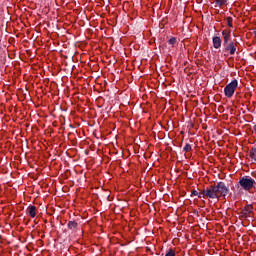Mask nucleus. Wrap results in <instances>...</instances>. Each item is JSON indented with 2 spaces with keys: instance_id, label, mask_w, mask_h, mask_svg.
I'll return each mask as SVG.
<instances>
[{
  "instance_id": "1",
  "label": "nucleus",
  "mask_w": 256,
  "mask_h": 256,
  "mask_svg": "<svg viewBox=\"0 0 256 256\" xmlns=\"http://www.w3.org/2000/svg\"><path fill=\"white\" fill-rule=\"evenodd\" d=\"M238 185L243 191H251L256 189V181L251 176H243L239 179Z\"/></svg>"
},
{
  "instance_id": "2",
  "label": "nucleus",
  "mask_w": 256,
  "mask_h": 256,
  "mask_svg": "<svg viewBox=\"0 0 256 256\" xmlns=\"http://www.w3.org/2000/svg\"><path fill=\"white\" fill-rule=\"evenodd\" d=\"M202 197L204 199H217V201H219V195L217 194V184L204 188L202 190Z\"/></svg>"
},
{
  "instance_id": "3",
  "label": "nucleus",
  "mask_w": 256,
  "mask_h": 256,
  "mask_svg": "<svg viewBox=\"0 0 256 256\" xmlns=\"http://www.w3.org/2000/svg\"><path fill=\"white\" fill-rule=\"evenodd\" d=\"M238 44L239 42H233V40L223 42L222 53L224 55H235V53L237 52Z\"/></svg>"
},
{
  "instance_id": "4",
  "label": "nucleus",
  "mask_w": 256,
  "mask_h": 256,
  "mask_svg": "<svg viewBox=\"0 0 256 256\" xmlns=\"http://www.w3.org/2000/svg\"><path fill=\"white\" fill-rule=\"evenodd\" d=\"M239 86V82L237 79H234L231 83L227 84L224 88V95L228 97V99H231L233 95H235V90Z\"/></svg>"
},
{
  "instance_id": "5",
  "label": "nucleus",
  "mask_w": 256,
  "mask_h": 256,
  "mask_svg": "<svg viewBox=\"0 0 256 256\" xmlns=\"http://www.w3.org/2000/svg\"><path fill=\"white\" fill-rule=\"evenodd\" d=\"M216 191L218 194V199H221V197L225 199V197L229 195V186H227L225 182H218L216 184Z\"/></svg>"
},
{
  "instance_id": "6",
  "label": "nucleus",
  "mask_w": 256,
  "mask_h": 256,
  "mask_svg": "<svg viewBox=\"0 0 256 256\" xmlns=\"http://www.w3.org/2000/svg\"><path fill=\"white\" fill-rule=\"evenodd\" d=\"M252 213H253V205L252 204L246 205L241 211V215H242V217H244V219H247V217H251Z\"/></svg>"
},
{
  "instance_id": "7",
  "label": "nucleus",
  "mask_w": 256,
  "mask_h": 256,
  "mask_svg": "<svg viewBox=\"0 0 256 256\" xmlns=\"http://www.w3.org/2000/svg\"><path fill=\"white\" fill-rule=\"evenodd\" d=\"M212 43H213L214 49H220V47L223 43V40H221V37H219V36H214L212 38Z\"/></svg>"
},
{
  "instance_id": "8",
  "label": "nucleus",
  "mask_w": 256,
  "mask_h": 256,
  "mask_svg": "<svg viewBox=\"0 0 256 256\" xmlns=\"http://www.w3.org/2000/svg\"><path fill=\"white\" fill-rule=\"evenodd\" d=\"M222 37H223V43H227V42L231 41V30L224 29L222 31Z\"/></svg>"
},
{
  "instance_id": "9",
  "label": "nucleus",
  "mask_w": 256,
  "mask_h": 256,
  "mask_svg": "<svg viewBox=\"0 0 256 256\" xmlns=\"http://www.w3.org/2000/svg\"><path fill=\"white\" fill-rule=\"evenodd\" d=\"M27 214L32 217V219H35L37 217V207L31 205L27 208Z\"/></svg>"
},
{
  "instance_id": "10",
  "label": "nucleus",
  "mask_w": 256,
  "mask_h": 256,
  "mask_svg": "<svg viewBox=\"0 0 256 256\" xmlns=\"http://www.w3.org/2000/svg\"><path fill=\"white\" fill-rule=\"evenodd\" d=\"M77 222L76 221H69L67 224L68 229H70V231H75V229H77Z\"/></svg>"
},
{
  "instance_id": "11",
  "label": "nucleus",
  "mask_w": 256,
  "mask_h": 256,
  "mask_svg": "<svg viewBox=\"0 0 256 256\" xmlns=\"http://www.w3.org/2000/svg\"><path fill=\"white\" fill-rule=\"evenodd\" d=\"M249 155L253 161H256V145L251 148Z\"/></svg>"
},
{
  "instance_id": "12",
  "label": "nucleus",
  "mask_w": 256,
  "mask_h": 256,
  "mask_svg": "<svg viewBox=\"0 0 256 256\" xmlns=\"http://www.w3.org/2000/svg\"><path fill=\"white\" fill-rule=\"evenodd\" d=\"M60 68V71H67L66 74L67 75H72L73 74V69H75V65L73 66H69V68Z\"/></svg>"
},
{
  "instance_id": "13",
  "label": "nucleus",
  "mask_w": 256,
  "mask_h": 256,
  "mask_svg": "<svg viewBox=\"0 0 256 256\" xmlns=\"http://www.w3.org/2000/svg\"><path fill=\"white\" fill-rule=\"evenodd\" d=\"M182 71H184V73H187L188 75L195 73V69H193V66H191L190 68L186 67V68L182 69Z\"/></svg>"
},
{
  "instance_id": "14",
  "label": "nucleus",
  "mask_w": 256,
  "mask_h": 256,
  "mask_svg": "<svg viewBox=\"0 0 256 256\" xmlns=\"http://www.w3.org/2000/svg\"><path fill=\"white\" fill-rule=\"evenodd\" d=\"M191 195L193 196H195V197H199V199H201V198H203V191H201V192H198L197 190H193L192 192H191Z\"/></svg>"
},
{
  "instance_id": "15",
  "label": "nucleus",
  "mask_w": 256,
  "mask_h": 256,
  "mask_svg": "<svg viewBox=\"0 0 256 256\" xmlns=\"http://www.w3.org/2000/svg\"><path fill=\"white\" fill-rule=\"evenodd\" d=\"M169 45H171V47H175V45L177 44V37H172L168 40Z\"/></svg>"
},
{
  "instance_id": "16",
  "label": "nucleus",
  "mask_w": 256,
  "mask_h": 256,
  "mask_svg": "<svg viewBox=\"0 0 256 256\" xmlns=\"http://www.w3.org/2000/svg\"><path fill=\"white\" fill-rule=\"evenodd\" d=\"M227 3V0H215L217 7H223Z\"/></svg>"
},
{
  "instance_id": "17",
  "label": "nucleus",
  "mask_w": 256,
  "mask_h": 256,
  "mask_svg": "<svg viewBox=\"0 0 256 256\" xmlns=\"http://www.w3.org/2000/svg\"><path fill=\"white\" fill-rule=\"evenodd\" d=\"M226 21H227L228 27L233 28V18L232 17H227Z\"/></svg>"
},
{
  "instance_id": "18",
  "label": "nucleus",
  "mask_w": 256,
  "mask_h": 256,
  "mask_svg": "<svg viewBox=\"0 0 256 256\" xmlns=\"http://www.w3.org/2000/svg\"><path fill=\"white\" fill-rule=\"evenodd\" d=\"M191 150H192L191 144H186L183 148V151H185V153H188Z\"/></svg>"
},
{
  "instance_id": "19",
  "label": "nucleus",
  "mask_w": 256,
  "mask_h": 256,
  "mask_svg": "<svg viewBox=\"0 0 256 256\" xmlns=\"http://www.w3.org/2000/svg\"><path fill=\"white\" fill-rule=\"evenodd\" d=\"M165 256H175V250L169 249Z\"/></svg>"
},
{
  "instance_id": "20",
  "label": "nucleus",
  "mask_w": 256,
  "mask_h": 256,
  "mask_svg": "<svg viewBox=\"0 0 256 256\" xmlns=\"http://www.w3.org/2000/svg\"><path fill=\"white\" fill-rule=\"evenodd\" d=\"M133 69H135V66H133V65H126V70L127 71H133Z\"/></svg>"
},
{
  "instance_id": "21",
  "label": "nucleus",
  "mask_w": 256,
  "mask_h": 256,
  "mask_svg": "<svg viewBox=\"0 0 256 256\" xmlns=\"http://www.w3.org/2000/svg\"><path fill=\"white\" fill-rule=\"evenodd\" d=\"M137 69H138L139 71H143V66H142V65H139V66H137Z\"/></svg>"
},
{
  "instance_id": "22",
  "label": "nucleus",
  "mask_w": 256,
  "mask_h": 256,
  "mask_svg": "<svg viewBox=\"0 0 256 256\" xmlns=\"http://www.w3.org/2000/svg\"><path fill=\"white\" fill-rule=\"evenodd\" d=\"M254 36L256 37V31H254Z\"/></svg>"
}]
</instances>
